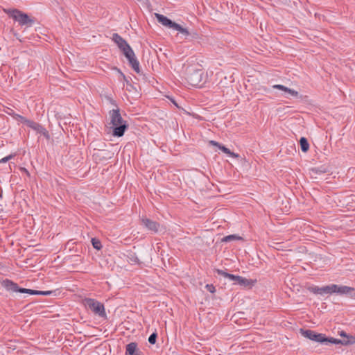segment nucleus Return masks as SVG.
I'll return each instance as SVG.
<instances>
[{"mask_svg": "<svg viewBox=\"0 0 355 355\" xmlns=\"http://www.w3.org/2000/svg\"><path fill=\"white\" fill-rule=\"evenodd\" d=\"M112 40L116 44L123 55L128 60V62L132 69L139 73V62L137 60L135 53L127 42L123 40L119 34L114 33L112 35Z\"/></svg>", "mask_w": 355, "mask_h": 355, "instance_id": "obj_1", "label": "nucleus"}, {"mask_svg": "<svg viewBox=\"0 0 355 355\" xmlns=\"http://www.w3.org/2000/svg\"><path fill=\"white\" fill-rule=\"evenodd\" d=\"M185 78L192 86H200L204 80V72L202 67L198 63L184 65Z\"/></svg>", "mask_w": 355, "mask_h": 355, "instance_id": "obj_2", "label": "nucleus"}, {"mask_svg": "<svg viewBox=\"0 0 355 355\" xmlns=\"http://www.w3.org/2000/svg\"><path fill=\"white\" fill-rule=\"evenodd\" d=\"M110 119V128L112 129V135L114 137H122L128 128L127 121H125L119 109H114L109 112Z\"/></svg>", "mask_w": 355, "mask_h": 355, "instance_id": "obj_3", "label": "nucleus"}, {"mask_svg": "<svg viewBox=\"0 0 355 355\" xmlns=\"http://www.w3.org/2000/svg\"><path fill=\"white\" fill-rule=\"evenodd\" d=\"M4 11L17 21L21 26H31L34 24V19L31 18L27 14L22 12L17 9L4 10Z\"/></svg>", "mask_w": 355, "mask_h": 355, "instance_id": "obj_4", "label": "nucleus"}, {"mask_svg": "<svg viewBox=\"0 0 355 355\" xmlns=\"http://www.w3.org/2000/svg\"><path fill=\"white\" fill-rule=\"evenodd\" d=\"M83 304L95 315L103 318L106 316L104 305L101 302L92 298H85L83 300Z\"/></svg>", "mask_w": 355, "mask_h": 355, "instance_id": "obj_5", "label": "nucleus"}, {"mask_svg": "<svg viewBox=\"0 0 355 355\" xmlns=\"http://www.w3.org/2000/svg\"><path fill=\"white\" fill-rule=\"evenodd\" d=\"M1 284V286L8 291L19 292L21 293H35L33 291H31V289L19 288L16 283L7 279L3 280Z\"/></svg>", "mask_w": 355, "mask_h": 355, "instance_id": "obj_6", "label": "nucleus"}, {"mask_svg": "<svg viewBox=\"0 0 355 355\" xmlns=\"http://www.w3.org/2000/svg\"><path fill=\"white\" fill-rule=\"evenodd\" d=\"M300 333L303 336L310 339L311 340L315 341L318 343H325L327 340V337L323 334H318L312 330H304L302 329H300Z\"/></svg>", "mask_w": 355, "mask_h": 355, "instance_id": "obj_7", "label": "nucleus"}, {"mask_svg": "<svg viewBox=\"0 0 355 355\" xmlns=\"http://www.w3.org/2000/svg\"><path fill=\"white\" fill-rule=\"evenodd\" d=\"M26 125H28V127H30L31 128H32L33 130L36 131L37 133H40V134L44 135L46 138H47V139L49 138V135L48 131L40 123H36L31 120H28V121H27Z\"/></svg>", "mask_w": 355, "mask_h": 355, "instance_id": "obj_8", "label": "nucleus"}, {"mask_svg": "<svg viewBox=\"0 0 355 355\" xmlns=\"http://www.w3.org/2000/svg\"><path fill=\"white\" fill-rule=\"evenodd\" d=\"M177 31L179 32V33L182 34V36L185 40L189 39V37L191 38H198V35L196 32L195 31H190L189 29L183 28L180 24L175 25V28H174Z\"/></svg>", "mask_w": 355, "mask_h": 355, "instance_id": "obj_9", "label": "nucleus"}, {"mask_svg": "<svg viewBox=\"0 0 355 355\" xmlns=\"http://www.w3.org/2000/svg\"><path fill=\"white\" fill-rule=\"evenodd\" d=\"M142 224L148 230L154 232H157L159 228V224L155 221L151 220L147 218H141Z\"/></svg>", "mask_w": 355, "mask_h": 355, "instance_id": "obj_10", "label": "nucleus"}, {"mask_svg": "<svg viewBox=\"0 0 355 355\" xmlns=\"http://www.w3.org/2000/svg\"><path fill=\"white\" fill-rule=\"evenodd\" d=\"M155 16L157 21L164 26H167L174 29L175 28V25L178 24L177 23L172 21L168 17L161 14L155 13Z\"/></svg>", "mask_w": 355, "mask_h": 355, "instance_id": "obj_11", "label": "nucleus"}, {"mask_svg": "<svg viewBox=\"0 0 355 355\" xmlns=\"http://www.w3.org/2000/svg\"><path fill=\"white\" fill-rule=\"evenodd\" d=\"M325 343H329L331 344H341L343 345H352L355 343V338L350 337L347 338V340H339L334 338H327V340Z\"/></svg>", "mask_w": 355, "mask_h": 355, "instance_id": "obj_12", "label": "nucleus"}, {"mask_svg": "<svg viewBox=\"0 0 355 355\" xmlns=\"http://www.w3.org/2000/svg\"><path fill=\"white\" fill-rule=\"evenodd\" d=\"M125 355H143L142 352L138 349L136 343H130L126 345Z\"/></svg>", "mask_w": 355, "mask_h": 355, "instance_id": "obj_13", "label": "nucleus"}, {"mask_svg": "<svg viewBox=\"0 0 355 355\" xmlns=\"http://www.w3.org/2000/svg\"><path fill=\"white\" fill-rule=\"evenodd\" d=\"M256 283V280L248 279L245 277L238 276L236 282L234 284L240 285L244 288H250Z\"/></svg>", "mask_w": 355, "mask_h": 355, "instance_id": "obj_14", "label": "nucleus"}, {"mask_svg": "<svg viewBox=\"0 0 355 355\" xmlns=\"http://www.w3.org/2000/svg\"><path fill=\"white\" fill-rule=\"evenodd\" d=\"M336 288H337L336 284H331L322 287V295L324 294H332L336 293Z\"/></svg>", "mask_w": 355, "mask_h": 355, "instance_id": "obj_15", "label": "nucleus"}, {"mask_svg": "<svg viewBox=\"0 0 355 355\" xmlns=\"http://www.w3.org/2000/svg\"><path fill=\"white\" fill-rule=\"evenodd\" d=\"M216 272L221 275V276H223L225 278H227L229 279L230 280L236 282L237 278H238V275H232V274H229L222 270H220V269H217L216 270Z\"/></svg>", "mask_w": 355, "mask_h": 355, "instance_id": "obj_16", "label": "nucleus"}, {"mask_svg": "<svg viewBox=\"0 0 355 355\" xmlns=\"http://www.w3.org/2000/svg\"><path fill=\"white\" fill-rule=\"evenodd\" d=\"M352 291L351 287L347 286H338L337 288H336V293L342 294V295H348V292Z\"/></svg>", "mask_w": 355, "mask_h": 355, "instance_id": "obj_17", "label": "nucleus"}, {"mask_svg": "<svg viewBox=\"0 0 355 355\" xmlns=\"http://www.w3.org/2000/svg\"><path fill=\"white\" fill-rule=\"evenodd\" d=\"M301 149L303 152L306 153L309 148V144L307 139L305 137H302L300 140Z\"/></svg>", "mask_w": 355, "mask_h": 355, "instance_id": "obj_18", "label": "nucleus"}, {"mask_svg": "<svg viewBox=\"0 0 355 355\" xmlns=\"http://www.w3.org/2000/svg\"><path fill=\"white\" fill-rule=\"evenodd\" d=\"M219 149H220L225 154H227L232 157L238 158L239 157V154L232 152L229 148H226L224 146L220 145Z\"/></svg>", "mask_w": 355, "mask_h": 355, "instance_id": "obj_19", "label": "nucleus"}, {"mask_svg": "<svg viewBox=\"0 0 355 355\" xmlns=\"http://www.w3.org/2000/svg\"><path fill=\"white\" fill-rule=\"evenodd\" d=\"M242 238L236 234L228 235L222 239L223 242H230L234 240H241Z\"/></svg>", "mask_w": 355, "mask_h": 355, "instance_id": "obj_20", "label": "nucleus"}, {"mask_svg": "<svg viewBox=\"0 0 355 355\" xmlns=\"http://www.w3.org/2000/svg\"><path fill=\"white\" fill-rule=\"evenodd\" d=\"M284 92H285V94H286V97H288V96H298V92L294 89H291L288 87H286V89L284 90Z\"/></svg>", "mask_w": 355, "mask_h": 355, "instance_id": "obj_21", "label": "nucleus"}, {"mask_svg": "<svg viewBox=\"0 0 355 355\" xmlns=\"http://www.w3.org/2000/svg\"><path fill=\"white\" fill-rule=\"evenodd\" d=\"M92 243L93 247L96 250H100L102 248L101 241L97 239L93 238L92 239Z\"/></svg>", "mask_w": 355, "mask_h": 355, "instance_id": "obj_22", "label": "nucleus"}, {"mask_svg": "<svg viewBox=\"0 0 355 355\" xmlns=\"http://www.w3.org/2000/svg\"><path fill=\"white\" fill-rule=\"evenodd\" d=\"M309 290L314 294L322 295V287L312 286V287H310L309 288Z\"/></svg>", "mask_w": 355, "mask_h": 355, "instance_id": "obj_23", "label": "nucleus"}, {"mask_svg": "<svg viewBox=\"0 0 355 355\" xmlns=\"http://www.w3.org/2000/svg\"><path fill=\"white\" fill-rule=\"evenodd\" d=\"M14 119L17 121H19L23 123H25L26 125L27 123V121H28V119H27L25 117H24L23 116L17 114L16 115H15Z\"/></svg>", "mask_w": 355, "mask_h": 355, "instance_id": "obj_24", "label": "nucleus"}, {"mask_svg": "<svg viewBox=\"0 0 355 355\" xmlns=\"http://www.w3.org/2000/svg\"><path fill=\"white\" fill-rule=\"evenodd\" d=\"M31 291H33L35 293H29L30 295H49L52 292L51 291H40L36 290H32Z\"/></svg>", "mask_w": 355, "mask_h": 355, "instance_id": "obj_25", "label": "nucleus"}, {"mask_svg": "<svg viewBox=\"0 0 355 355\" xmlns=\"http://www.w3.org/2000/svg\"><path fill=\"white\" fill-rule=\"evenodd\" d=\"M156 338H157V334L155 333H153L152 334L149 338H148V342L150 343V344H155V342H156Z\"/></svg>", "mask_w": 355, "mask_h": 355, "instance_id": "obj_26", "label": "nucleus"}, {"mask_svg": "<svg viewBox=\"0 0 355 355\" xmlns=\"http://www.w3.org/2000/svg\"><path fill=\"white\" fill-rule=\"evenodd\" d=\"M114 69L119 73V78L125 81V82H128V80L125 77V76L123 73V72L118 68L115 67Z\"/></svg>", "mask_w": 355, "mask_h": 355, "instance_id": "obj_27", "label": "nucleus"}, {"mask_svg": "<svg viewBox=\"0 0 355 355\" xmlns=\"http://www.w3.org/2000/svg\"><path fill=\"white\" fill-rule=\"evenodd\" d=\"M4 112L8 115H10L12 116L13 118H15V115H16L17 114H15L13 111V110H12L11 108L10 107H6L5 110H4Z\"/></svg>", "mask_w": 355, "mask_h": 355, "instance_id": "obj_28", "label": "nucleus"}, {"mask_svg": "<svg viewBox=\"0 0 355 355\" xmlns=\"http://www.w3.org/2000/svg\"><path fill=\"white\" fill-rule=\"evenodd\" d=\"M14 157L13 155H10L0 159V163H6Z\"/></svg>", "mask_w": 355, "mask_h": 355, "instance_id": "obj_29", "label": "nucleus"}, {"mask_svg": "<svg viewBox=\"0 0 355 355\" xmlns=\"http://www.w3.org/2000/svg\"><path fill=\"white\" fill-rule=\"evenodd\" d=\"M272 88L282 90L284 92L285 89H286V87L282 85H272Z\"/></svg>", "mask_w": 355, "mask_h": 355, "instance_id": "obj_30", "label": "nucleus"}, {"mask_svg": "<svg viewBox=\"0 0 355 355\" xmlns=\"http://www.w3.org/2000/svg\"><path fill=\"white\" fill-rule=\"evenodd\" d=\"M351 289H352V291H349V292H348L347 295L352 298L355 299V288L353 287H351Z\"/></svg>", "mask_w": 355, "mask_h": 355, "instance_id": "obj_31", "label": "nucleus"}, {"mask_svg": "<svg viewBox=\"0 0 355 355\" xmlns=\"http://www.w3.org/2000/svg\"><path fill=\"white\" fill-rule=\"evenodd\" d=\"M206 288L210 293H213L215 292V288L212 284H207Z\"/></svg>", "mask_w": 355, "mask_h": 355, "instance_id": "obj_32", "label": "nucleus"}, {"mask_svg": "<svg viewBox=\"0 0 355 355\" xmlns=\"http://www.w3.org/2000/svg\"><path fill=\"white\" fill-rule=\"evenodd\" d=\"M209 143H210L211 145L215 146H217V147H218V148L220 146V144L218 142L215 141H210V142H209Z\"/></svg>", "mask_w": 355, "mask_h": 355, "instance_id": "obj_33", "label": "nucleus"}, {"mask_svg": "<svg viewBox=\"0 0 355 355\" xmlns=\"http://www.w3.org/2000/svg\"><path fill=\"white\" fill-rule=\"evenodd\" d=\"M170 101L177 107H179V105H178V103H176V101L173 98H169L168 97Z\"/></svg>", "mask_w": 355, "mask_h": 355, "instance_id": "obj_34", "label": "nucleus"}, {"mask_svg": "<svg viewBox=\"0 0 355 355\" xmlns=\"http://www.w3.org/2000/svg\"><path fill=\"white\" fill-rule=\"evenodd\" d=\"M311 175H313V174H316L318 173V170L317 168H312L311 170Z\"/></svg>", "mask_w": 355, "mask_h": 355, "instance_id": "obj_35", "label": "nucleus"}, {"mask_svg": "<svg viewBox=\"0 0 355 355\" xmlns=\"http://www.w3.org/2000/svg\"><path fill=\"white\" fill-rule=\"evenodd\" d=\"M341 336H345L347 337V335L344 332V331H341L340 334Z\"/></svg>", "mask_w": 355, "mask_h": 355, "instance_id": "obj_36", "label": "nucleus"}, {"mask_svg": "<svg viewBox=\"0 0 355 355\" xmlns=\"http://www.w3.org/2000/svg\"><path fill=\"white\" fill-rule=\"evenodd\" d=\"M133 261L135 262H137V258L136 257L134 260H132Z\"/></svg>", "mask_w": 355, "mask_h": 355, "instance_id": "obj_37", "label": "nucleus"}]
</instances>
